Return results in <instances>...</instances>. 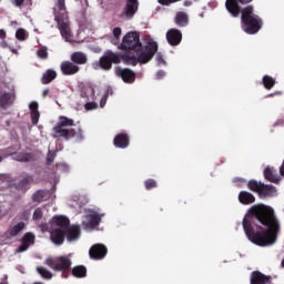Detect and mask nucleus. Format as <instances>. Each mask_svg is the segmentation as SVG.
<instances>
[{
	"label": "nucleus",
	"mask_w": 284,
	"mask_h": 284,
	"mask_svg": "<svg viewBox=\"0 0 284 284\" xmlns=\"http://www.w3.org/2000/svg\"><path fill=\"white\" fill-rule=\"evenodd\" d=\"M242 225L248 241L258 247L274 245L281 232V222L274 209L265 204L253 205Z\"/></svg>",
	"instance_id": "1"
},
{
	"label": "nucleus",
	"mask_w": 284,
	"mask_h": 284,
	"mask_svg": "<svg viewBox=\"0 0 284 284\" xmlns=\"http://www.w3.org/2000/svg\"><path fill=\"white\" fill-rule=\"evenodd\" d=\"M119 50H123L124 52H135L139 55L138 58H135L130 53H116L112 50H106L99 60V67L101 68V70L108 72L112 70V63L119 65L121 61L124 63V65L150 63V61L154 59V54L159 52V44L154 40H150L143 47L139 32L131 31L123 37L122 42L119 45Z\"/></svg>",
	"instance_id": "2"
},
{
	"label": "nucleus",
	"mask_w": 284,
	"mask_h": 284,
	"mask_svg": "<svg viewBox=\"0 0 284 284\" xmlns=\"http://www.w3.org/2000/svg\"><path fill=\"white\" fill-rule=\"evenodd\" d=\"M239 3H241L239 0H226L225 8L227 12L234 18L241 14L242 30H244L246 34H257L263 28V19L254 13V6L248 4L241 9Z\"/></svg>",
	"instance_id": "3"
},
{
	"label": "nucleus",
	"mask_w": 284,
	"mask_h": 284,
	"mask_svg": "<svg viewBox=\"0 0 284 284\" xmlns=\"http://www.w3.org/2000/svg\"><path fill=\"white\" fill-rule=\"evenodd\" d=\"M53 139H64V141L75 139L77 143H81L85 136L81 126H74V120L60 115L59 122L53 128Z\"/></svg>",
	"instance_id": "4"
},
{
	"label": "nucleus",
	"mask_w": 284,
	"mask_h": 284,
	"mask_svg": "<svg viewBox=\"0 0 284 284\" xmlns=\"http://www.w3.org/2000/svg\"><path fill=\"white\" fill-rule=\"evenodd\" d=\"M53 17L61 37L65 39V41H70L72 38V30L70 29V16H68L65 0H55Z\"/></svg>",
	"instance_id": "5"
},
{
	"label": "nucleus",
	"mask_w": 284,
	"mask_h": 284,
	"mask_svg": "<svg viewBox=\"0 0 284 284\" xmlns=\"http://www.w3.org/2000/svg\"><path fill=\"white\" fill-rule=\"evenodd\" d=\"M45 265L53 270V272H61L62 278H68L72 270V260L68 255L49 257L45 260Z\"/></svg>",
	"instance_id": "6"
},
{
	"label": "nucleus",
	"mask_w": 284,
	"mask_h": 284,
	"mask_svg": "<svg viewBox=\"0 0 284 284\" xmlns=\"http://www.w3.org/2000/svg\"><path fill=\"white\" fill-rule=\"evenodd\" d=\"M247 187L251 192H255L260 199H272L276 196V186L272 184H265L256 180H250L247 182Z\"/></svg>",
	"instance_id": "7"
},
{
	"label": "nucleus",
	"mask_w": 284,
	"mask_h": 284,
	"mask_svg": "<svg viewBox=\"0 0 284 284\" xmlns=\"http://www.w3.org/2000/svg\"><path fill=\"white\" fill-rule=\"evenodd\" d=\"M124 10L120 14V19H125L130 21L134 19V14L139 12V0H125Z\"/></svg>",
	"instance_id": "8"
},
{
	"label": "nucleus",
	"mask_w": 284,
	"mask_h": 284,
	"mask_svg": "<svg viewBox=\"0 0 284 284\" xmlns=\"http://www.w3.org/2000/svg\"><path fill=\"white\" fill-rule=\"evenodd\" d=\"M115 74L122 79L124 83H134L136 81V73L128 68L123 69L121 67H116Z\"/></svg>",
	"instance_id": "9"
},
{
	"label": "nucleus",
	"mask_w": 284,
	"mask_h": 284,
	"mask_svg": "<svg viewBox=\"0 0 284 284\" xmlns=\"http://www.w3.org/2000/svg\"><path fill=\"white\" fill-rule=\"evenodd\" d=\"M89 256L93 261H101L108 256V247L103 244H94L89 250Z\"/></svg>",
	"instance_id": "10"
},
{
	"label": "nucleus",
	"mask_w": 284,
	"mask_h": 284,
	"mask_svg": "<svg viewBox=\"0 0 284 284\" xmlns=\"http://www.w3.org/2000/svg\"><path fill=\"white\" fill-rule=\"evenodd\" d=\"M50 241L53 245L61 246L65 243V231L63 229H54L50 231Z\"/></svg>",
	"instance_id": "11"
},
{
	"label": "nucleus",
	"mask_w": 284,
	"mask_h": 284,
	"mask_svg": "<svg viewBox=\"0 0 284 284\" xmlns=\"http://www.w3.org/2000/svg\"><path fill=\"white\" fill-rule=\"evenodd\" d=\"M64 232L68 243H74V241H79V239H81V226L79 225H69Z\"/></svg>",
	"instance_id": "12"
},
{
	"label": "nucleus",
	"mask_w": 284,
	"mask_h": 284,
	"mask_svg": "<svg viewBox=\"0 0 284 284\" xmlns=\"http://www.w3.org/2000/svg\"><path fill=\"white\" fill-rule=\"evenodd\" d=\"M166 41L171 45H180L181 41H183V33H181V30L179 29H170L166 32Z\"/></svg>",
	"instance_id": "13"
},
{
	"label": "nucleus",
	"mask_w": 284,
	"mask_h": 284,
	"mask_svg": "<svg viewBox=\"0 0 284 284\" xmlns=\"http://www.w3.org/2000/svg\"><path fill=\"white\" fill-rule=\"evenodd\" d=\"M60 70L64 77H72L77 74L81 68H79L77 64H73L72 61H63L60 65Z\"/></svg>",
	"instance_id": "14"
},
{
	"label": "nucleus",
	"mask_w": 284,
	"mask_h": 284,
	"mask_svg": "<svg viewBox=\"0 0 284 284\" xmlns=\"http://www.w3.org/2000/svg\"><path fill=\"white\" fill-rule=\"evenodd\" d=\"M52 227L55 230L65 231L70 225V219L65 215H55L51 220Z\"/></svg>",
	"instance_id": "15"
},
{
	"label": "nucleus",
	"mask_w": 284,
	"mask_h": 284,
	"mask_svg": "<svg viewBox=\"0 0 284 284\" xmlns=\"http://www.w3.org/2000/svg\"><path fill=\"white\" fill-rule=\"evenodd\" d=\"M113 145L120 150H125L130 145V135L128 133L116 134L113 139Z\"/></svg>",
	"instance_id": "16"
},
{
	"label": "nucleus",
	"mask_w": 284,
	"mask_h": 284,
	"mask_svg": "<svg viewBox=\"0 0 284 284\" xmlns=\"http://www.w3.org/2000/svg\"><path fill=\"white\" fill-rule=\"evenodd\" d=\"M272 283V276H267L258 271H254L251 274V284H270Z\"/></svg>",
	"instance_id": "17"
},
{
	"label": "nucleus",
	"mask_w": 284,
	"mask_h": 284,
	"mask_svg": "<svg viewBox=\"0 0 284 284\" xmlns=\"http://www.w3.org/2000/svg\"><path fill=\"white\" fill-rule=\"evenodd\" d=\"M264 179L270 181V183H280L281 175H278V171L274 169V166H266L264 169Z\"/></svg>",
	"instance_id": "18"
},
{
	"label": "nucleus",
	"mask_w": 284,
	"mask_h": 284,
	"mask_svg": "<svg viewBox=\"0 0 284 284\" xmlns=\"http://www.w3.org/2000/svg\"><path fill=\"white\" fill-rule=\"evenodd\" d=\"M99 223H101V217L97 213H93L85 216L83 226L87 230H94V227H98Z\"/></svg>",
	"instance_id": "19"
},
{
	"label": "nucleus",
	"mask_w": 284,
	"mask_h": 284,
	"mask_svg": "<svg viewBox=\"0 0 284 284\" xmlns=\"http://www.w3.org/2000/svg\"><path fill=\"white\" fill-rule=\"evenodd\" d=\"M239 201L242 205H252V203H256V197L247 191H241L239 193Z\"/></svg>",
	"instance_id": "20"
},
{
	"label": "nucleus",
	"mask_w": 284,
	"mask_h": 284,
	"mask_svg": "<svg viewBox=\"0 0 284 284\" xmlns=\"http://www.w3.org/2000/svg\"><path fill=\"white\" fill-rule=\"evenodd\" d=\"M70 59L75 65H85V63H88V55L81 51L73 52Z\"/></svg>",
	"instance_id": "21"
},
{
	"label": "nucleus",
	"mask_w": 284,
	"mask_h": 284,
	"mask_svg": "<svg viewBox=\"0 0 284 284\" xmlns=\"http://www.w3.org/2000/svg\"><path fill=\"white\" fill-rule=\"evenodd\" d=\"M23 230H26V223L19 222L18 224L8 229V231L6 232V236H9L10 239L19 236V234H21Z\"/></svg>",
	"instance_id": "22"
},
{
	"label": "nucleus",
	"mask_w": 284,
	"mask_h": 284,
	"mask_svg": "<svg viewBox=\"0 0 284 284\" xmlns=\"http://www.w3.org/2000/svg\"><path fill=\"white\" fill-rule=\"evenodd\" d=\"M32 181H34V179L32 178V175H28V176L23 178L22 180H20V181L16 184V187H17V190H19L20 192H27V190H30V185H32Z\"/></svg>",
	"instance_id": "23"
},
{
	"label": "nucleus",
	"mask_w": 284,
	"mask_h": 284,
	"mask_svg": "<svg viewBox=\"0 0 284 284\" xmlns=\"http://www.w3.org/2000/svg\"><path fill=\"white\" fill-rule=\"evenodd\" d=\"M174 21L179 26V28H185V26L190 23V18L187 17V13L183 11H179L175 14Z\"/></svg>",
	"instance_id": "24"
},
{
	"label": "nucleus",
	"mask_w": 284,
	"mask_h": 284,
	"mask_svg": "<svg viewBox=\"0 0 284 284\" xmlns=\"http://www.w3.org/2000/svg\"><path fill=\"white\" fill-rule=\"evenodd\" d=\"M57 79V71L49 69L43 73L41 82L43 85H48V83H52Z\"/></svg>",
	"instance_id": "25"
},
{
	"label": "nucleus",
	"mask_w": 284,
	"mask_h": 284,
	"mask_svg": "<svg viewBox=\"0 0 284 284\" xmlns=\"http://www.w3.org/2000/svg\"><path fill=\"white\" fill-rule=\"evenodd\" d=\"M72 276L75 278H85L88 276V268L83 265H78L72 268Z\"/></svg>",
	"instance_id": "26"
},
{
	"label": "nucleus",
	"mask_w": 284,
	"mask_h": 284,
	"mask_svg": "<svg viewBox=\"0 0 284 284\" xmlns=\"http://www.w3.org/2000/svg\"><path fill=\"white\" fill-rule=\"evenodd\" d=\"M12 101V93L3 92L0 89V108H6V105H10Z\"/></svg>",
	"instance_id": "27"
},
{
	"label": "nucleus",
	"mask_w": 284,
	"mask_h": 284,
	"mask_svg": "<svg viewBox=\"0 0 284 284\" xmlns=\"http://www.w3.org/2000/svg\"><path fill=\"white\" fill-rule=\"evenodd\" d=\"M262 83L265 88V90H272L276 85V80L272 78L271 75H264L262 78Z\"/></svg>",
	"instance_id": "28"
},
{
	"label": "nucleus",
	"mask_w": 284,
	"mask_h": 284,
	"mask_svg": "<svg viewBox=\"0 0 284 284\" xmlns=\"http://www.w3.org/2000/svg\"><path fill=\"white\" fill-rule=\"evenodd\" d=\"M45 196H48V191L45 190H39L32 195V201L34 203H41L45 200Z\"/></svg>",
	"instance_id": "29"
},
{
	"label": "nucleus",
	"mask_w": 284,
	"mask_h": 284,
	"mask_svg": "<svg viewBox=\"0 0 284 284\" xmlns=\"http://www.w3.org/2000/svg\"><path fill=\"white\" fill-rule=\"evenodd\" d=\"M14 161H19L20 163H28L32 156L30 153H17L13 155Z\"/></svg>",
	"instance_id": "30"
},
{
	"label": "nucleus",
	"mask_w": 284,
	"mask_h": 284,
	"mask_svg": "<svg viewBox=\"0 0 284 284\" xmlns=\"http://www.w3.org/2000/svg\"><path fill=\"white\" fill-rule=\"evenodd\" d=\"M37 272L38 274H40V276H42V278H45L47 281H50V278H52L53 276L52 272H50L48 268L43 266H38Z\"/></svg>",
	"instance_id": "31"
},
{
	"label": "nucleus",
	"mask_w": 284,
	"mask_h": 284,
	"mask_svg": "<svg viewBox=\"0 0 284 284\" xmlns=\"http://www.w3.org/2000/svg\"><path fill=\"white\" fill-rule=\"evenodd\" d=\"M22 243L32 245L34 243V235L32 233H26L22 237Z\"/></svg>",
	"instance_id": "32"
},
{
	"label": "nucleus",
	"mask_w": 284,
	"mask_h": 284,
	"mask_svg": "<svg viewBox=\"0 0 284 284\" xmlns=\"http://www.w3.org/2000/svg\"><path fill=\"white\" fill-rule=\"evenodd\" d=\"M145 190H154V187H158V183L154 179H149L144 182Z\"/></svg>",
	"instance_id": "33"
},
{
	"label": "nucleus",
	"mask_w": 284,
	"mask_h": 284,
	"mask_svg": "<svg viewBox=\"0 0 284 284\" xmlns=\"http://www.w3.org/2000/svg\"><path fill=\"white\" fill-rule=\"evenodd\" d=\"M16 38L18 39V41H26V31L23 29H18L16 32Z\"/></svg>",
	"instance_id": "34"
},
{
	"label": "nucleus",
	"mask_w": 284,
	"mask_h": 284,
	"mask_svg": "<svg viewBox=\"0 0 284 284\" xmlns=\"http://www.w3.org/2000/svg\"><path fill=\"white\" fill-rule=\"evenodd\" d=\"M41 219H43V211L38 207L33 212V221H41Z\"/></svg>",
	"instance_id": "35"
},
{
	"label": "nucleus",
	"mask_w": 284,
	"mask_h": 284,
	"mask_svg": "<svg viewBox=\"0 0 284 284\" xmlns=\"http://www.w3.org/2000/svg\"><path fill=\"white\" fill-rule=\"evenodd\" d=\"M39 59H48V49L45 47L41 48L37 52Z\"/></svg>",
	"instance_id": "36"
},
{
	"label": "nucleus",
	"mask_w": 284,
	"mask_h": 284,
	"mask_svg": "<svg viewBox=\"0 0 284 284\" xmlns=\"http://www.w3.org/2000/svg\"><path fill=\"white\" fill-rule=\"evenodd\" d=\"M55 158H57V153L49 151L47 155V165H51L52 163H54Z\"/></svg>",
	"instance_id": "37"
},
{
	"label": "nucleus",
	"mask_w": 284,
	"mask_h": 284,
	"mask_svg": "<svg viewBox=\"0 0 284 284\" xmlns=\"http://www.w3.org/2000/svg\"><path fill=\"white\" fill-rule=\"evenodd\" d=\"M40 116L41 114L39 113V111L31 112V121L33 125H37V123H39Z\"/></svg>",
	"instance_id": "38"
},
{
	"label": "nucleus",
	"mask_w": 284,
	"mask_h": 284,
	"mask_svg": "<svg viewBox=\"0 0 284 284\" xmlns=\"http://www.w3.org/2000/svg\"><path fill=\"white\" fill-rule=\"evenodd\" d=\"M12 6H14V8H23V6H26V0H10Z\"/></svg>",
	"instance_id": "39"
},
{
	"label": "nucleus",
	"mask_w": 284,
	"mask_h": 284,
	"mask_svg": "<svg viewBox=\"0 0 284 284\" xmlns=\"http://www.w3.org/2000/svg\"><path fill=\"white\" fill-rule=\"evenodd\" d=\"M29 110H30L31 112H39V103H38V102H31V103L29 104Z\"/></svg>",
	"instance_id": "40"
},
{
	"label": "nucleus",
	"mask_w": 284,
	"mask_h": 284,
	"mask_svg": "<svg viewBox=\"0 0 284 284\" xmlns=\"http://www.w3.org/2000/svg\"><path fill=\"white\" fill-rule=\"evenodd\" d=\"M113 37L115 38V41H119V38L121 37V28L115 27L113 29Z\"/></svg>",
	"instance_id": "41"
},
{
	"label": "nucleus",
	"mask_w": 284,
	"mask_h": 284,
	"mask_svg": "<svg viewBox=\"0 0 284 284\" xmlns=\"http://www.w3.org/2000/svg\"><path fill=\"white\" fill-rule=\"evenodd\" d=\"M30 247V244H27L26 242H22V244L17 248V252H27V250Z\"/></svg>",
	"instance_id": "42"
},
{
	"label": "nucleus",
	"mask_w": 284,
	"mask_h": 284,
	"mask_svg": "<svg viewBox=\"0 0 284 284\" xmlns=\"http://www.w3.org/2000/svg\"><path fill=\"white\" fill-rule=\"evenodd\" d=\"M74 1H79L83 10H88V8H90V2H88V0H74Z\"/></svg>",
	"instance_id": "43"
},
{
	"label": "nucleus",
	"mask_w": 284,
	"mask_h": 284,
	"mask_svg": "<svg viewBox=\"0 0 284 284\" xmlns=\"http://www.w3.org/2000/svg\"><path fill=\"white\" fill-rule=\"evenodd\" d=\"M105 103H108V93H105L101 101H100V108H105Z\"/></svg>",
	"instance_id": "44"
},
{
	"label": "nucleus",
	"mask_w": 284,
	"mask_h": 284,
	"mask_svg": "<svg viewBox=\"0 0 284 284\" xmlns=\"http://www.w3.org/2000/svg\"><path fill=\"white\" fill-rule=\"evenodd\" d=\"M156 61H158L159 65H165V60L163 59V57L158 55Z\"/></svg>",
	"instance_id": "45"
},
{
	"label": "nucleus",
	"mask_w": 284,
	"mask_h": 284,
	"mask_svg": "<svg viewBox=\"0 0 284 284\" xmlns=\"http://www.w3.org/2000/svg\"><path fill=\"white\" fill-rule=\"evenodd\" d=\"M163 77H165V71L160 70L156 72V79H163Z\"/></svg>",
	"instance_id": "46"
},
{
	"label": "nucleus",
	"mask_w": 284,
	"mask_h": 284,
	"mask_svg": "<svg viewBox=\"0 0 284 284\" xmlns=\"http://www.w3.org/2000/svg\"><path fill=\"white\" fill-rule=\"evenodd\" d=\"M252 1L254 0H239V3H241L242 6H247V3H252Z\"/></svg>",
	"instance_id": "47"
},
{
	"label": "nucleus",
	"mask_w": 284,
	"mask_h": 284,
	"mask_svg": "<svg viewBox=\"0 0 284 284\" xmlns=\"http://www.w3.org/2000/svg\"><path fill=\"white\" fill-rule=\"evenodd\" d=\"M283 94V91H275L274 93L268 94V97H281Z\"/></svg>",
	"instance_id": "48"
},
{
	"label": "nucleus",
	"mask_w": 284,
	"mask_h": 284,
	"mask_svg": "<svg viewBox=\"0 0 284 284\" xmlns=\"http://www.w3.org/2000/svg\"><path fill=\"white\" fill-rule=\"evenodd\" d=\"M85 110H94V104L88 102V103L85 104Z\"/></svg>",
	"instance_id": "49"
},
{
	"label": "nucleus",
	"mask_w": 284,
	"mask_h": 284,
	"mask_svg": "<svg viewBox=\"0 0 284 284\" xmlns=\"http://www.w3.org/2000/svg\"><path fill=\"white\" fill-rule=\"evenodd\" d=\"M48 94H50V89H44L42 92V97L45 99V97H48Z\"/></svg>",
	"instance_id": "50"
},
{
	"label": "nucleus",
	"mask_w": 284,
	"mask_h": 284,
	"mask_svg": "<svg viewBox=\"0 0 284 284\" xmlns=\"http://www.w3.org/2000/svg\"><path fill=\"white\" fill-rule=\"evenodd\" d=\"M0 39H6V30L0 29Z\"/></svg>",
	"instance_id": "51"
},
{
	"label": "nucleus",
	"mask_w": 284,
	"mask_h": 284,
	"mask_svg": "<svg viewBox=\"0 0 284 284\" xmlns=\"http://www.w3.org/2000/svg\"><path fill=\"white\" fill-rule=\"evenodd\" d=\"M184 6H190V2H187V1H186V2H184Z\"/></svg>",
	"instance_id": "52"
},
{
	"label": "nucleus",
	"mask_w": 284,
	"mask_h": 284,
	"mask_svg": "<svg viewBox=\"0 0 284 284\" xmlns=\"http://www.w3.org/2000/svg\"><path fill=\"white\" fill-rule=\"evenodd\" d=\"M184 6H190V2H187V1H186V2H184Z\"/></svg>",
	"instance_id": "53"
},
{
	"label": "nucleus",
	"mask_w": 284,
	"mask_h": 284,
	"mask_svg": "<svg viewBox=\"0 0 284 284\" xmlns=\"http://www.w3.org/2000/svg\"><path fill=\"white\" fill-rule=\"evenodd\" d=\"M282 267H284V258L282 260Z\"/></svg>",
	"instance_id": "54"
},
{
	"label": "nucleus",
	"mask_w": 284,
	"mask_h": 284,
	"mask_svg": "<svg viewBox=\"0 0 284 284\" xmlns=\"http://www.w3.org/2000/svg\"><path fill=\"white\" fill-rule=\"evenodd\" d=\"M3 161V158L0 156V163Z\"/></svg>",
	"instance_id": "55"
}]
</instances>
